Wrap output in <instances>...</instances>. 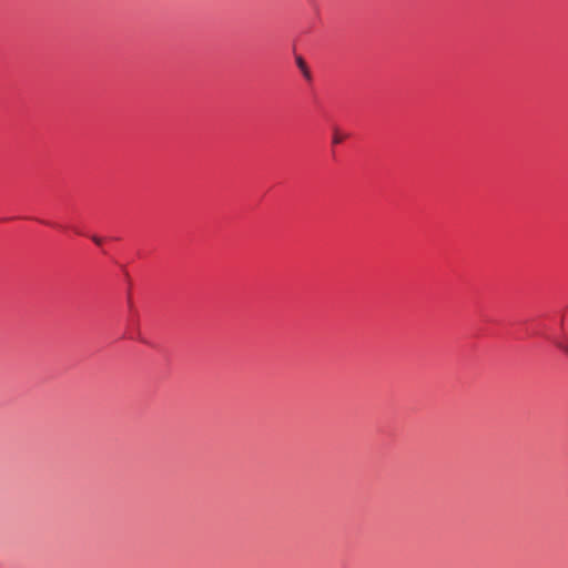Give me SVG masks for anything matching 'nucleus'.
Segmentation results:
<instances>
[{"instance_id":"f257e3e1","label":"nucleus","mask_w":568,"mask_h":568,"mask_svg":"<svg viewBox=\"0 0 568 568\" xmlns=\"http://www.w3.org/2000/svg\"><path fill=\"white\" fill-rule=\"evenodd\" d=\"M345 135H343L337 129H334L333 133V144H339L343 142Z\"/></svg>"},{"instance_id":"f03ea898","label":"nucleus","mask_w":568,"mask_h":568,"mask_svg":"<svg viewBox=\"0 0 568 568\" xmlns=\"http://www.w3.org/2000/svg\"><path fill=\"white\" fill-rule=\"evenodd\" d=\"M296 61H297V65L301 69V71H303L305 68H307L305 61L301 57H298L296 59Z\"/></svg>"},{"instance_id":"7ed1b4c3","label":"nucleus","mask_w":568,"mask_h":568,"mask_svg":"<svg viewBox=\"0 0 568 568\" xmlns=\"http://www.w3.org/2000/svg\"><path fill=\"white\" fill-rule=\"evenodd\" d=\"M92 241H93L95 244H98V245H100V244L102 243V239H101V237H99V236H95V235H93V236H92Z\"/></svg>"},{"instance_id":"20e7f679","label":"nucleus","mask_w":568,"mask_h":568,"mask_svg":"<svg viewBox=\"0 0 568 568\" xmlns=\"http://www.w3.org/2000/svg\"><path fill=\"white\" fill-rule=\"evenodd\" d=\"M302 72H303V74H304V77H305L306 79H310V78H311V73H310V71H308V69H307V68H305Z\"/></svg>"},{"instance_id":"39448f33","label":"nucleus","mask_w":568,"mask_h":568,"mask_svg":"<svg viewBox=\"0 0 568 568\" xmlns=\"http://www.w3.org/2000/svg\"><path fill=\"white\" fill-rule=\"evenodd\" d=\"M555 344H556L558 347L564 348V346H562V344H561L560 342H557V341H556V342H555Z\"/></svg>"}]
</instances>
